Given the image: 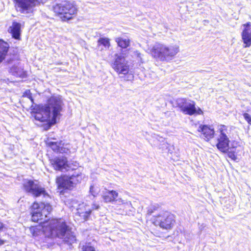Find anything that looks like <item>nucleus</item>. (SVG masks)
<instances>
[{"instance_id": "f257e3e1", "label": "nucleus", "mask_w": 251, "mask_h": 251, "mask_svg": "<svg viewBox=\"0 0 251 251\" xmlns=\"http://www.w3.org/2000/svg\"><path fill=\"white\" fill-rule=\"evenodd\" d=\"M63 102L59 96L51 97L47 105L42 106L34 114L36 120L41 122H49L53 124L60 116Z\"/></svg>"}, {"instance_id": "f03ea898", "label": "nucleus", "mask_w": 251, "mask_h": 251, "mask_svg": "<svg viewBox=\"0 0 251 251\" xmlns=\"http://www.w3.org/2000/svg\"><path fill=\"white\" fill-rule=\"evenodd\" d=\"M46 221L44 220L43 222L41 221L40 223H44L43 229L47 236L58 237L70 244L75 241V236L62 220L52 219L47 224L45 222Z\"/></svg>"}, {"instance_id": "7ed1b4c3", "label": "nucleus", "mask_w": 251, "mask_h": 251, "mask_svg": "<svg viewBox=\"0 0 251 251\" xmlns=\"http://www.w3.org/2000/svg\"><path fill=\"white\" fill-rule=\"evenodd\" d=\"M179 51V47L176 44L166 45L160 43L154 44L150 53L157 61L169 62L172 60Z\"/></svg>"}, {"instance_id": "20e7f679", "label": "nucleus", "mask_w": 251, "mask_h": 251, "mask_svg": "<svg viewBox=\"0 0 251 251\" xmlns=\"http://www.w3.org/2000/svg\"><path fill=\"white\" fill-rule=\"evenodd\" d=\"M53 10L63 21H67L75 17L77 13L76 7L68 1H63L56 4Z\"/></svg>"}, {"instance_id": "39448f33", "label": "nucleus", "mask_w": 251, "mask_h": 251, "mask_svg": "<svg viewBox=\"0 0 251 251\" xmlns=\"http://www.w3.org/2000/svg\"><path fill=\"white\" fill-rule=\"evenodd\" d=\"M152 223L162 229H172L176 223L175 216L168 211H161L152 218Z\"/></svg>"}, {"instance_id": "423d86ee", "label": "nucleus", "mask_w": 251, "mask_h": 251, "mask_svg": "<svg viewBox=\"0 0 251 251\" xmlns=\"http://www.w3.org/2000/svg\"><path fill=\"white\" fill-rule=\"evenodd\" d=\"M84 177L81 172H75L71 176H63L56 178V182L59 188L71 189L80 183Z\"/></svg>"}, {"instance_id": "0eeeda50", "label": "nucleus", "mask_w": 251, "mask_h": 251, "mask_svg": "<svg viewBox=\"0 0 251 251\" xmlns=\"http://www.w3.org/2000/svg\"><path fill=\"white\" fill-rule=\"evenodd\" d=\"M17 10L24 14H32L36 7L43 3L42 0H13Z\"/></svg>"}, {"instance_id": "6e6552de", "label": "nucleus", "mask_w": 251, "mask_h": 251, "mask_svg": "<svg viewBox=\"0 0 251 251\" xmlns=\"http://www.w3.org/2000/svg\"><path fill=\"white\" fill-rule=\"evenodd\" d=\"M51 210L52 207L49 203L34 202L31 208L32 220L37 222L42 221L47 217Z\"/></svg>"}, {"instance_id": "1a4fd4ad", "label": "nucleus", "mask_w": 251, "mask_h": 251, "mask_svg": "<svg viewBox=\"0 0 251 251\" xmlns=\"http://www.w3.org/2000/svg\"><path fill=\"white\" fill-rule=\"evenodd\" d=\"M23 186L27 193L31 194L34 197L41 196L45 198L49 197L45 188L37 180H25L23 183Z\"/></svg>"}, {"instance_id": "9d476101", "label": "nucleus", "mask_w": 251, "mask_h": 251, "mask_svg": "<svg viewBox=\"0 0 251 251\" xmlns=\"http://www.w3.org/2000/svg\"><path fill=\"white\" fill-rule=\"evenodd\" d=\"M116 58L112 64L113 69L117 73L119 77H125L127 75L126 78H125L126 80H129L133 78L132 75H129V66L126 60L125 57L122 55H116Z\"/></svg>"}, {"instance_id": "9b49d317", "label": "nucleus", "mask_w": 251, "mask_h": 251, "mask_svg": "<svg viewBox=\"0 0 251 251\" xmlns=\"http://www.w3.org/2000/svg\"><path fill=\"white\" fill-rule=\"evenodd\" d=\"M50 163L56 170L63 171L75 170L78 166V163H69L66 157L61 156L55 157L50 160Z\"/></svg>"}, {"instance_id": "f8f14e48", "label": "nucleus", "mask_w": 251, "mask_h": 251, "mask_svg": "<svg viewBox=\"0 0 251 251\" xmlns=\"http://www.w3.org/2000/svg\"><path fill=\"white\" fill-rule=\"evenodd\" d=\"M176 102L181 111L185 114L192 115L196 112L198 114L202 113V111L201 109H199L197 111L194 101L187 100L183 98H179L177 99Z\"/></svg>"}, {"instance_id": "ddd939ff", "label": "nucleus", "mask_w": 251, "mask_h": 251, "mask_svg": "<svg viewBox=\"0 0 251 251\" xmlns=\"http://www.w3.org/2000/svg\"><path fill=\"white\" fill-rule=\"evenodd\" d=\"M47 144L54 152L57 153L68 154L71 152V145L65 143L62 141L49 142Z\"/></svg>"}, {"instance_id": "4468645a", "label": "nucleus", "mask_w": 251, "mask_h": 251, "mask_svg": "<svg viewBox=\"0 0 251 251\" xmlns=\"http://www.w3.org/2000/svg\"><path fill=\"white\" fill-rule=\"evenodd\" d=\"M243 26L244 28L242 32V39L245 48L249 47L251 46V23L248 22L244 24Z\"/></svg>"}, {"instance_id": "2eb2a0df", "label": "nucleus", "mask_w": 251, "mask_h": 251, "mask_svg": "<svg viewBox=\"0 0 251 251\" xmlns=\"http://www.w3.org/2000/svg\"><path fill=\"white\" fill-rule=\"evenodd\" d=\"M77 210L79 216L84 220H86L88 219L92 211L90 205L86 203L80 204Z\"/></svg>"}, {"instance_id": "dca6fc26", "label": "nucleus", "mask_w": 251, "mask_h": 251, "mask_svg": "<svg viewBox=\"0 0 251 251\" xmlns=\"http://www.w3.org/2000/svg\"><path fill=\"white\" fill-rule=\"evenodd\" d=\"M198 131L201 132L203 137H204L207 140L212 138L215 134L214 128L206 125H201L199 127Z\"/></svg>"}, {"instance_id": "f3484780", "label": "nucleus", "mask_w": 251, "mask_h": 251, "mask_svg": "<svg viewBox=\"0 0 251 251\" xmlns=\"http://www.w3.org/2000/svg\"><path fill=\"white\" fill-rule=\"evenodd\" d=\"M229 139L218 136L216 147L223 152H226L229 150Z\"/></svg>"}, {"instance_id": "a211bd4d", "label": "nucleus", "mask_w": 251, "mask_h": 251, "mask_svg": "<svg viewBox=\"0 0 251 251\" xmlns=\"http://www.w3.org/2000/svg\"><path fill=\"white\" fill-rule=\"evenodd\" d=\"M243 147L238 145L235 146L232 145L230 148L229 147V150L226 152L228 153V156L233 160L237 159V155H241V153L243 151Z\"/></svg>"}, {"instance_id": "6ab92c4d", "label": "nucleus", "mask_w": 251, "mask_h": 251, "mask_svg": "<svg viewBox=\"0 0 251 251\" xmlns=\"http://www.w3.org/2000/svg\"><path fill=\"white\" fill-rule=\"evenodd\" d=\"M233 129V128L231 126L221 125L218 126L217 132L219 133V136L229 139L231 137V131Z\"/></svg>"}, {"instance_id": "aec40b11", "label": "nucleus", "mask_w": 251, "mask_h": 251, "mask_svg": "<svg viewBox=\"0 0 251 251\" xmlns=\"http://www.w3.org/2000/svg\"><path fill=\"white\" fill-rule=\"evenodd\" d=\"M118 193L116 191L111 190L107 191L105 193H103L102 195L104 202H111L115 201V200L118 197Z\"/></svg>"}, {"instance_id": "412c9836", "label": "nucleus", "mask_w": 251, "mask_h": 251, "mask_svg": "<svg viewBox=\"0 0 251 251\" xmlns=\"http://www.w3.org/2000/svg\"><path fill=\"white\" fill-rule=\"evenodd\" d=\"M9 48V44L3 40H0V63L5 59Z\"/></svg>"}, {"instance_id": "4be33fe9", "label": "nucleus", "mask_w": 251, "mask_h": 251, "mask_svg": "<svg viewBox=\"0 0 251 251\" xmlns=\"http://www.w3.org/2000/svg\"><path fill=\"white\" fill-rule=\"evenodd\" d=\"M10 29L13 37L19 39L21 35V25L19 23L13 22Z\"/></svg>"}, {"instance_id": "5701e85b", "label": "nucleus", "mask_w": 251, "mask_h": 251, "mask_svg": "<svg viewBox=\"0 0 251 251\" xmlns=\"http://www.w3.org/2000/svg\"><path fill=\"white\" fill-rule=\"evenodd\" d=\"M11 73L14 75L23 77L25 75V73L23 70L19 67L18 65H14L10 68Z\"/></svg>"}, {"instance_id": "b1692460", "label": "nucleus", "mask_w": 251, "mask_h": 251, "mask_svg": "<svg viewBox=\"0 0 251 251\" xmlns=\"http://www.w3.org/2000/svg\"><path fill=\"white\" fill-rule=\"evenodd\" d=\"M115 41L122 48L125 49L129 46L130 41L128 39L118 37L116 38Z\"/></svg>"}, {"instance_id": "393cba45", "label": "nucleus", "mask_w": 251, "mask_h": 251, "mask_svg": "<svg viewBox=\"0 0 251 251\" xmlns=\"http://www.w3.org/2000/svg\"><path fill=\"white\" fill-rule=\"evenodd\" d=\"M116 203L118 205H123L124 207H130L132 206V204L131 201H127L126 200H123L122 198H119L118 199H116L115 201Z\"/></svg>"}, {"instance_id": "a878e982", "label": "nucleus", "mask_w": 251, "mask_h": 251, "mask_svg": "<svg viewBox=\"0 0 251 251\" xmlns=\"http://www.w3.org/2000/svg\"><path fill=\"white\" fill-rule=\"evenodd\" d=\"M99 45H102L105 48L108 49L110 46V40L108 38H100L98 40Z\"/></svg>"}, {"instance_id": "bb28decb", "label": "nucleus", "mask_w": 251, "mask_h": 251, "mask_svg": "<svg viewBox=\"0 0 251 251\" xmlns=\"http://www.w3.org/2000/svg\"><path fill=\"white\" fill-rule=\"evenodd\" d=\"M100 192V189L96 186L92 185L90 188V193L94 197H96Z\"/></svg>"}, {"instance_id": "cd10ccee", "label": "nucleus", "mask_w": 251, "mask_h": 251, "mask_svg": "<svg viewBox=\"0 0 251 251\" xmlns=\"http://www.w3.org/2000/svg\"><path fill=\"white\" fill-rule=\"evenodd\" d=\"M159 208V205L158 204H151L150 207H149L148 209V214L149 215H151L154 211L157 210Z\"/></svg>"}, {"instance_id": "c85d7f7f", "label": "nucleus", "mask_w": 251, "mask_h": 251, "mask_svg": "<svg viewBox=\"0 0 251 251\" xmlns=\"http://www.w3.org/2000/svg\"><path fill=\"white\" fill-rule=\"evenodd\" d=\"M82 251H96L95 248L89 245L83 246L82 248Z\"/></svg>"}, {"instance_id": "c756f323", "label": "nucleus", "mask_w": 251, "mask_h": 251, "mask_svg": "<svg viewBox=\"0 0 251 251\" xmlns=\"http://www.w3.org/2000/svg\"><path fill=\"white\" fill-rule=\"evenodd\" d=\"M243 115L245 120L248 122V123L251 125V116L247 113H244Z\"/></svg>"}, {"instance_id": "7c9ffc66", "label": "nucleus", "mask_w": 251, "mask_h": 251, "mask_svg": "<svg viewBox=\"0 0 251 251\" xmlns=\"http://www.w3.org/2000/svg\"><path fill=\"white\" fill-rule=\"evenodd\" d=\"M90 206L92 208V210H97V209H99V208H100V205L98 204H97L95 203H93L92 204V205Z\"/></svg>"}, {"instance_id": "2f4dec72", "label": "nucleus", "mask_w": 251, "mask_h": 251, "mask_svg": "<svg viewBox=\"0 0 251 251\" xmlns=\"http://www.w3.org/2000/svg\"><path fill=\"white\" fill-rule=\"evenodd\" d=\"M24 95H25L27 96V97L30 100L31 103H33V99L31 98V95L30 94V92L29 91L25 92Z\"/></svg>"}, {"instance_id": "473e14b6", "label": "nucleus", "mask_w": 251, "mask_h": 251, "mask_svg": "<svg viewBox=\"0 0 251 251\" xmlns=\"http://www.w3.org/2000/svg\"><path fill=\"white\" fill-rule=\"evenodd\" d=\"M4 227V226L2 224L0 223V230H2Z\"/></svg>"}, {"instance_id": "72a5a7b5", "label": "nucleus", "mask_w": 251, "mask_h": 251, "mask_svg": "<svg viewBox=\"0 0 251 251\" xmlns=\"http://www.w3.org/2000/svg\"><path fill=\"white\" fill-rule=\"evenodd\" d=\"M4 243V241L0 239V246L3 244Z\"/></svg>"}, {"instance_id": "f704fd0d", "label": "nucleus", "mask_w": 251, "mask_h": 251, "mask_svg": "<svg viewBox=\"0 0 251 251\" xmlns=\"http://www.w3.org/2000/svg\"><path fill=\"white\" fill-rule=\"evenodd\" d=\"M137 56H138L139 57H141V53H137Z\"/></svg>"}]
</instances>
